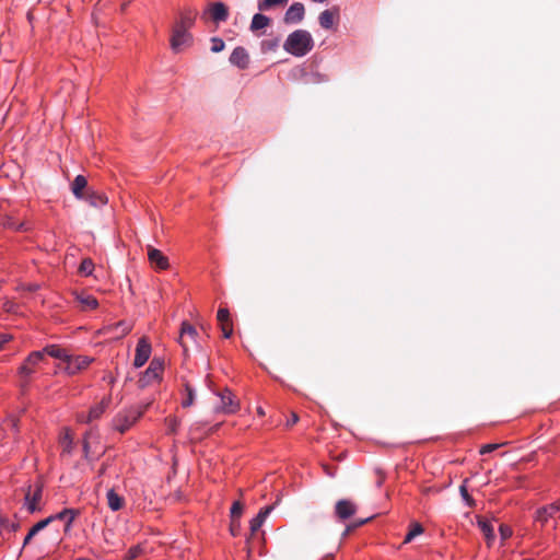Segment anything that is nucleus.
<instances>
[{
    "label": "nucleus",
    "instance_id": "f257e3e1",
    "mask_svg": "<svg viewBox=\"0 0 560 560\" xmlns=\"http://www.w3.org/2000/svg\"><path fill=\"white\" fill-rule=\"evenodd\" d=\"M314 48V39L306 30H295L290 33L283 43V49L294 56L304 57Z\"/></svg>",
    "mask_w": 560,
    "mask_h": 560
},
{
    "label": "nucleus",
    "instance_id": "f03ea898",
    "mask_svg": "<svg viewBox=\"0 0 560 560\" xmlns=\"http://www.w3.org/2000/svg\"><path fill=\"white\" fill-rule=\"evenodd\" d=\"M142 416V411L138 408H130L118 412L113 419V427L116 431L125 433L136 421Z\"/></svg>",
    "mask_w": 560,
    "mask_h": 560
},
{
    "label": "nucleus",
    "instance_id": "7ed1b4c3",
    "mask_svg": "<svg viewBox=\"0 0 560 560\" xmlns=\"http://www.w3.org/2000/svg\"><path fill=\"white\" fill-rule=\"evenodd\" d=\"M44 361L45 360L42 352L38 350L32 351L18 369V375L23 380L25 384H28L32 376L36 372V368Z\"/></svg>",
    "mask_w": 560,
    "mask_h": 560
},
{
    "label": "nucleus",
    "instance_id": "20e7f679",
    "mask_svg": "<svg viewBox=\"0 0 560 560\" xmlns=\"http://www.w3.org/2000/svg\"><path fill=\"white\" fill-rule=\"evenodd\" d=\"M217 395L220 399V404L215 407L218 412L232 415L238 411L240 402L229 388L219 392Z\"/></svg>",
    "mask_w": 560,
    "mask_h": 560
},
{
    "label": "nucleus",
    "instance_id": "39448f33",
    "mask_svg": "<svg viewBox=\"0 0 560 560\" xmlns=\"http://www.w3.org/2000/svg\"><path fill=\"white\" fill-rule=\"evenodd\" d=\"M43 495V485L35 483L34 486H28L27 491L24 497V506L28 513L33 514L35 512L40 511V501Z\"/></svg>",
    "mask_w": 560,
    "mask_h": 560
},
{
    "label": "nucleus",
    "instance_id": "423d86ee",
    "mask_svg": "<svg viewBox=\"0 0 560 560\" xmlns=\"http://www.w3.org/2000/svg\"><path fill=\"white\" fill-rule=\"evenodd\" d=\"M560 516V500L537 509L534 520L545 526L550 520H557Z\"/></svg>",
    "mask_w": 560,
    "mask_h": 560
},
{
    "label": "nucleus",
    "instance_id": "0eeeda50",
    "mask_svg": "<svg viewBox=\"0 0 560 560\" xmlns=\"http://www.w3.org/2000/svg\"><path fill=\"white\" fill-rule=\"evenodd\" d=\"M93 358L88 355H71L66 360L65 372L69 375H74L82 370H85L92 362Z\"/></svg>",
    "mask_w": 560,
    "mask_h": 560
},
{
    "label": "nucleus",
    "instance_id": "6e6552de",
    "mask_svg": "<svg viewBox=\"0 0 560 560\" xmlns=\"http://www.w3.org/2000/svg\"><path fill=\"white\" fill-rule=\"evenodd\" d=\"M151 352L152 348L148 339L145 337L140 338L136 347L133 366L136 369L143 366L148 362Z\"/></svg>",
    "mask_w": 560,
    "mask_h": 560
},
{
    "label": "nucleus",
    "instance_id": "1a4fd4ad",
    "mask_svg": "<svg viewBox=\"0 0 560 560\" xmlns=\"http://www.w3.org/2000/svg\"><path fill=\"white\" fill-rule=\"evenodd\" d=\"M192 43V36L189 31L177 30L173 27L171 37V47L175 52H179L184 47Z\"/></svg>",
    "mask_w": 560,
    "mask_h": 560
},
{
    "label": "nucleus",
    "instance_id": "9d476101",
    "mask_svg": "<svg viewBox=\"0 0 560 560\" xmlns=\"http://www.w3.org/2000/svg\"><path fill=\"white\" fill-rule=\"evenodd\" d=\"M163 361L154 358L147 370L144 371L142 377L140 378V382H142L144 385H148L154 381H158L161 378L162 372H163Z\"/></svg>",
    "mask_w": 560,
    "mask_h": 560
},
{
    "label": "nucleus",
    "instance_id": "9b49d317",
    "mask_svg": "<svg viewBox=\"0 0 560 560\" xmlns=\"http://www.w3.org/2000/svg\"><path fill=\"white\" fill-rule=\"evenodd\" d=\"M197 336H198V332H197L196 328L190 323H188V322L182 323L178 342L185 353L189 349L188 341L190 340L192 343H196Z\"/></svg>",
    "mask_w": 560,
    "mask_h": 560
},
{
    "label": "nucleus",
    "instance_id": "f8f14e48",
    "mask_svg": "<svg viewBox=\"0 0 560 560\" xmlns=\"http://www.w3.org/2000/svg\"><path fill=\"white\" fill-rule=\"evenodd\" d=\"M132 329L130 323L126 320H119L115 324L105 326L101 331L105 335H110L114 339H121L127 336Z\"/></svg>",
    "mask_w": 560,
    "mask_h": 560
},
{
    "label": "nucleus",
    "instance_id": "ddd939ff",
    "mask_svg": "<svg viewBox=\"0 0 560 560\" xmlns=\"http://www.w3.org/2000/svg\"><path fill=\"white\" fill-rule=\"evenodd\" d=\"M357 512V505L347 499L337 501L335 505V515L340 522H345Z\"/></svg>",
    "mask_w": 560,
    "mask_h": 560
},
{
    "label": "nucleus",
    "instance_id": "4468645a",
    "mask_svg": "<svg viewBox=\"0 0 560 560\" xmlns=\"http://www.w3.org/2000/svg\"><path fill=\"white\" fill-rule=\"evenodd\" d=\"M305 16V8L301 2H293L285 11L283 22L285 24H299Z\"/></svg>",
    "mask_w": 560,
    "mask_h": 560
},
{
    "label": "nucleus",
    "instance_id": "2eb2a0df",
    "mask_svg": "<svg viewBox=\"0 0 560 560\" xmlns=\"http://www.w3.org/2000/svg\"><path fill=\"white\" fill-rule=\"evenodd\" d=\"M109 402H110V397L103 398L98 404H96L95 406L90 408L89 413L86 416L80 415L78 417V420L80 422L89 423L93 420L98 419L105 412V410L108 408Z\"/></svg>",
    "mask_w": 560,
    "mask_h": 560
},
{
    "label": "nucleus",
    "instance_id": "dca6fc26",
    "mask_svg": "<svg viewBox=\"0 0 560 560\" xmlns=\"http://www.w3.org/2000/svg\"><path fill=\"white\" fill-rule=\"evenodd\" d=\"M78 514H79V512L74 509H63L62 511H60L56 514H52V515L46 517L45 520H50V523H52L55 521H63L65 522V532H68L71 528L72 523Z\"/></svg>",
    "mask_w": 560,
    "mask_h": 560
},
{
    "label": "nucleus",
    "instance_id": "f3484780",
    "mask_svg": "<svg viewBox=\"0 0 560 560\" xmlns=\"http://www.w3.org/2000/svg\"><path fill=\"white\" fill-rule=\"evenodd\" d=\"M230 62L238 69H246L249 65L247 50L242 46L235 47L230 56Z\"/></svg>",
    "mask_w": 560,
    "mask_h": 560
},
{
    "label": "nucleus",
    "instance_id": "a211bd4d",
    "mask_svg": "<svg viewBox=\"0 0 560 560\" xmlns=\"http://www.w3.org/2000/svg\"><path fill=\"white\" fill-rule=\"evenodd\" d=\"M148 258L150 264L159 270H165L168 268L167 257L161 250L154 247H148Z\"/></svg>",
    "mask_w": 560,
    "mask_h": 560
},
{
    "label": "nucleus",
    "instance_id": "6ab92c4d",
    "mask_svg": "<svg viewBox=\"0 0 560 560\" xmlns=\"http://www.w3.org/2000/svg\"><path fill=\"white\" fill-rule=\"evenodd\" d=\"M38 351L42 352L44 359L46 355L59 359L62 362H66V360L69 359V352L65 348H61L59 345H47Z\"/></svg>",
    "mask_w": 560,
    "mask_h": 560
},
{
    "label": "nucleus",
    "instance_id": "aec40b11",
    "mask_svg": "<svg viewBox=\"0 0 560 560\" xmlns=\"http://www.w3.org/2000/svg\"><path fill=\"white\" fill-rule=\"evenodd\" d=\"M196 20V12L192 10H186L180 13L179 20L174 24V28L189 31L192 27Z\"/></svg>",
    "mask_w": 560,
    "mask_h": 560
},
{
    "label": "nucleus",
    "instance_id": "412c9836",
    "mask_svg": "<svg viewBox=\"0 0 560 560\" xmlns=\"http://www.w3.org/2000/svg\"><path fill=\"white\" fill-rule=\"evenodd\" d=\"M74 295L75 300L81 304L82 311H91L97 308L98 301L94 295L88 294L85 292H75Z\"/></svg>",
    "mask_w": 560,
    "mask_h": 560
},
{
    "label": "nucleus",
    "instance_id": "4be33fe9",
    "mask_svg": "<svg viewBox=\"0 0 560 560\" xmlns=\"http://www.w3.org/2000/svg\"><path fill=\"white\" fill-rule=\"evenodd\" d=\"M210 15L217 23L225 22L229 18L228 7L223 2H214L210 8Z\"/></svg>",
    "mask_w": 560,
    "mask_h": 560
},
{
    "label": "nucleus",
    "instance_id": "5701e85b",
    "mask_svg": "<svg viewBox=\"0 0 560 560\" xmlns=\"http://www.w3.org/2000/svg\"><path fill=\"white\" fill-rule=\"evenodd\" d=\"M82 200H85L92 207H103L108 201L107 197L103 192L92 189L86 190Z\"/></svg>",
    "mask_w": 560,
    "mask_h": 560
},
{
    "label": "nucleus",
    "instance_id": "b1692460",
    "mask_svg": "<svg viewBox=\"0 0 560 560\" xmlns=\"http://www.w3.org/2000/svg\"><path fill=\"white\" fill-rule=\"evenodd\" d=\"M182 401L180 405L183 408H188L194 405L196 398L195 388L185 381L183 384V389L180 390Z\"/></svg>",
    "mask_w": 560,
    "mask_h": 560
},
{
    "label": "nucleus",
    "instance_id": "393cba45",
    "mask_svg": "<svg viewBox=\"0 0 560 560\" xmlns=\"http://www.w3.org/2000/svg\"><path fill=\"white\" fill-rule=\"evenodd\" d=\"M477 525L483 534L488 545H491L495 538L492 522L485 517H478Z\"/></svg>",
    "mask_w": 560,
    "mask_h": 560
},
{
    "label": "nucleus",
    "instance_id": "a878e982",
    "mask_svg": "<svg viewBox=\"0 0 560 560\" xmlns=\"http://www.w3.org/2000/svg\"><path fill=\"white\" fill-rule=\"evenodd\" d=\"M88 188V179L83 175H77L71 184L72 194L77 199H83Z\"/></svg>",
    "mask_w": 560,
    "mask_h": 560
},
{
    "label": "nucleus",
    "instance_id": "bb28decb",
    "mask_svg": "<svg viewBox=\"0 0 560 560\" xmlns=\"http://www.w3.org/2000/svg\"><path fill=\"white\" fill-rule=\"evenodd\" d=\"M301 79L304 84H319L328 81V77L318 71H304L302 70Z\"/></svg>",
    "mask_w": 560,
    "mask_h": 560
},
{
    "label": "nucleus",
    "instance_id": "cd10ccee",
    "mask_svg": "<svg viewBox=\"0 0 560 560\" xmlns=\"http://www.w3.org/2000/svg\"><path fill=\"white\" fill-rule=\"evenodd\" d=\"M108 508L113 512H117L124 508L125 499L119 495L114 489H109L106 493Z\"/></svg>",
    "mask_w": 560,
    "mask_h": 560
},
{
    "label": "nucleus",
    "instance_id": "c85d7f7f",
    "mask_svg": "<svg viewBox=\"0 0 560 560\" xmlns=\"http://www.w3.org/2000/svg\"><path fill=\"white\" fill-rule=\"evenodd\" d=\"M271 510H272V506H266V508L261 509L259 511V513L254 518L250 520L249 527H250L252 533H255L256 530H258L261 527V525L264 524L266 517L269 515Z\"/></svg>",
    "mask_w": 560,
    "mask_h": 560
},
{
    "label": "nucleus",
    "instance_id": "c756f323",
    "mask_svg": "<svg viewBox=\"0 0 560 560\" xmlns=\"http://www.w3.org/2000/svg\"><path fill=\"white\" fill-rule=\"evenodd\" d=\"M50 524V520H40L39 522H37L35 525L32 526V528L30 529V532L27 533V535L25 536L24 540H23V546L22 548H24L25 546H27L32 538L38 534L40 530H43L44 528H46L48 525Z\"/></svg>",
    "mask_w": 560,
    "mask_h": 560
},
{
    "label": "nucleus",
    "instance_id": "7c9ffc66",
    "mask_svg": "<svg viewBox=\"0 0 560 560\" xmlns=\"http://www.w3.org/2000/svg\"><path fill=\"white\" fill-rule=\"evenodd\" d=\"M270 23V19L262 13L254 14L250 22V31H259L267 27Z\"/></svg>",
    "mask_w": 560,
    "mask_h": 560
},
{
    "label": "nucleus",
    "instance_id": "2f4dec72",
    "mask_svg": "<svg viewBox=\"0 0 560 560\" xmlns=\"http://www.w3.org/2000/svg\"><path fill=\"white\" fill-rule=\"evenodd\" d=\"M319 25L325 30H331L335 24V14L330 10L323 11L318 16Z\"/></svg>",
    "mask_w": 560,
    "mask_h": 560
},
{
    "label": "nucleus",
    "instance_id": "473e14b6",
    "mask_svg": "<svg viewBox=\"0 0 560 560\" xmlns=\"http://www.w3.org/2000/svg\"><path fill=\"white\" fill-rule=\"evenodd\" d=\"M424 532V528L423 526L418 523V522H412L410 524V529L409 532L407 533V535L405 536V539H404V544H409L417 536L423 534Z\"/></svg>",
    "mask_w": 560,
    "mask_h": 560
},
{
    "label": "nucleus",
    "instance_id": "72a5a7b5",
    "mask_svg": "<svg viewBox=\"0 0 560 560\" xmlns=\"http://www.w3.org/2000/svg\"><path fill=\"white\" fill-rule=\"evenodd\" d=\"M231 534L232 535H235L234 533V523L241 517L242 513H243V505L240 501H235L233 502L232 506H231Z\"/></svg>",
    "mask_w": 560,
    "mask_h": 560
},
{
    "label": "nucleus",
    "instance_id": "f704fd0d",
    "mask_svg": "<svg viewBox=\"0 0 560 560\" xmlns=\"http://www.w3.org/2000/svg\"><path fill=\"white\" fill-rule=\"evenodd\" d=\"M60 443L62 446V453L71 454L73 448V438L69 429H65V432L60 438Z\"/></svg>",
    "mask_w": 560,
    "mask_h": 560
},
{
    "label": "nucleus",
    "instance_id": "c9c22d12",
    "mask_svg": "<svg viewBox=\"0 0 560 560\" xmlns=\"http://www.w3.org/2000/svg\"><path fill=\"white\" fill-rule=\"evenodd\" d=\"M289 0H259L257 8L260 12L268 11L275 7H281L288 3Z\"/></svg>",
    "mask_w": 560,
    "mask_h": 560
},
{
    "label": "nucleus",
    "instance_id": "e433bc0d",
    "mask_svg": "<svg viewBox=\"0 0 560 560\" xmlns=\"http://www.w3.org/2000/svg\"><path fill=\"white\" fill-rule=\"evenodd\" d=\"M467 482L468 480L465 479L463 483L459 486V493L465 504L469 508H474L476 505V501L468 492Z\"/></svg>",
    "mask_w": 560,
    "mask_h": 560
},
{
    "label": "nucleus",
    "instance_id": "4c0bfd02",
    "mask_svg": "<svg viewBox=\"0 0 560 560\" xmlns=\"http://www.w3.org/2000/svg\"><path fill=\"white\" fill-rule=\"evenodd\" d=\"M165 425L167 434H176L180 425V420L175 416H170L165 418Z\"/></svg>",
    "mask_w": 560,
    "mask_h": 560
},
{
    "label": "nucleus",
    "instance_id": "58836bf2",
    "mask_svg": "<svg viewBox=\"0 0 560 560\" xmlns=\"http://www.w3.org/2000/svg\"><path fill=\"white\" fill-rule=\"evenodd\" d=\"M94 270V262L91 258H84L82 259L80 266H79V272L82 276L89 277L93 273Z\"/></svg>",
    "mask_w": 560,
    "mask_h": 560
},
{
    "label": "nucleus",
    "instance_id": "ea45409f",
    "mask_svg": "<svg viewBox=\"0 0 560 560\" xmlns=\"http://www.w3.org/2000/svg\"><path fill=\"white\" fill-rule=\"evenodd\" d=\"M0 525H1V528L5 529L8 532H11V533H14L20 528L19 522L10 521L7 517L0 518Z\"/></svg>",
    "mask_w": 560,
    "mask_h": 560
},
{
    "label": "nucleus",
    "instance_id": "a19ab883",
    "mask_svg": "<svg viewBox=\"0 0 560 560\" xmlns=\"http://www.w3.org/2000/svg\"><path fill=\"white\" fill-rule=\"evenodd\" d=\"M142 553V547L140 545L132 546L128 549L124 557V560H135Z\"/></svg>",
    "mask_w": 560,
    "mask_h": 560
},
{
    "label": "nucleus",
    "instance_id": "79ce46f5",
    "mask_svg": "<svg viewBox=\"0 0 560 560\" xmlns=\"http://www.w3.org/2000/svg\"><path fill=\"white\" fill-rule=\"evenodd\" d=\"M217 319L220 323V325L230 324V312L228 308H219L217 314Z\"/></svg>",
    "mask_w": 560,
    "mask_h": 560
},
{
    "label": "nucleus",
    "instance_id": "37998d69",
    "mask_svg": "<svg viewBox=\"0 0 560 560\" xmlns=\"http://www.w3.org/2000/svg\"><path fill=\"white\" fill-rule=\"evenodd\" d=\"M211 51L212 52H220L224 49V42L223 39L219 38V37H213L211 38Z\"/></svg>",
    "mask_w": 560,
    "mask_h": 560
},
{
    "label": "nucleus",
    "instance_id": "c03bdc74",
    "mask_svg": "<svg viewBox=\"0 0 560 560\" xmlns=\"http://www.w3.org/2000/svg\"><path fill=\"white\" fill-rule=\"evenodd\" d=\"M499 533L503 541L509 539L513 534L512 528L505 524H500Z\"/></svg>",
    "mask_w": 560,
    "mask_h": 560
},
{
    "label": "nucleus",
    "instance_id": "a18cd8bd",
    "mask_svg": "<svg viewBox=\"0 0 560 560\" xmlns=\"http://www.w3.org/2000/svg\"><path fill=\"white\" fill-rule=\"evenodd\" d=\"M370 520H371L370 517H368V518H363V520H358L357 522H354V523H352V524L348 525V526L346 527V530H345V533H343V536H347V535L349 534V532H351V530H353V529H355V528H358V527H360V526L364 525V524H365V523H368Z\"/></svg>",
    "mask_w": 560,
    "mask_h": 560
},
{
    "label": "nucleus",
    "instance_id": "49530a36",
    "mask_svg": "<svg viewBox=\"0 0 560 560\" xmlns=\"http://www.w3.org/2000/svg\"><path fill=\"white\" fill-rule=\"evenodd\" d=\"M500 446H501V444H494V443L493 444L492 443L491 444H485L480 448V454L481 455L489 454V453L495 451L497 448H499Z\"/></svg>",
    "mask_w": 560,
    "mask_h": 560
},
{
    "label": "nucleus",
    "instance_id": "de8ad7c7",
    "mask_svg": "<svg viewBox=\"0 0 560 560\" xmlns=\"http://www.w3.org/2000/svg\"><path fill=\"white\" fill-rule=\"evenodd\" d=\"M221 329H222V332H223V337L224 338H230L233 334V328H232V324H224V325H221Z\"/></svg>",
    "mask_w": 560,
    "mask_h": 560
},
{
    "label": "nucleus",
    "instance_id": "09e8293b",
    "mask_svg": "<svg viewBox=\"0 0 560 560\" xmlns=\"http://www.w3.org/2000/svg\"><path fill=\"white\" fill-rule=\"evenodd\" d=\"M13 339L10 334H0V350L3 349L4 345Z\"/></svg>",
    "mask_w": 560,
    "mask_h": 560
},
{
    "label": "nucleus",
    "instance_id": "8fccbe9b",
    "mask_svg": "<svg viewBox=\"0 0 560 560\" xmlns=\"http://www.w3.org/2000/svg\"><path fill=\"white\" fill-rule=\"evenodd\" d=\"M299 421V416L295 412L291 413V417L287 421V427H292Z\"/></svg>",
    "mask_w": 560,
    "mask_h": 560
},
{
    "label": "nucleus",
    "instance_id": "3c124183",
    "mask_svg": "<svg viewBox=\"0 0 560 560\" xmlns=\"http://www.w3.org/2000/svg\"><path fill=\"white\" fill-rule=\"evenodd\" d=\"M83 452H84V457L88 458L89 457V453H90V445H89V442H88V435H84V439H83Z\"/></svg>",
    "mask_w": 560,
    "mask_h": 560
},
{
    "label": "nucleus",
    "instance_id": "603ef678",
    "mask_svg": "<svg viewBox=\"0 0 560 560\" xmlns=\"http://www.w3.org/2000/svg\"><path fill=\"white\" fill-rule=\"evenodd\" d=\"M107 467H108V464L107 463H103L97 471V478H101L102 476L105 475L106 470H107Z\"/></svg>",
    "mask_w": 560,
    "mask_h": 560
},
{
    "label": "nucleus",
    "instance_id": "864d4df0",
    "mask_svg": "<svg viewBox=\"0 0 560 560\" xmlns=\"http://www.w3.org/2000/svg\"><path fill=\"white\" fill-rule=\"evenodd\" d=\"M377 474H378V479L376 481V487L377 488H381L384 483V480H385V476L382 471L377 470Z\"/></svg>",
    "mask_w": 560,
    "mask_h": 560
},
{
    "label": "nucleus",
    "instance_id": "5fc2aeb1",
    "mask_svg": "<svg viewBox=\"0 0 560 560\" xmlns=\"http://www.w3.org/2000/svg\"><path fill=\"white\" fill-rule=\"evenodd\" d=\"M238 527H240V523H238V520H237V521L234 523V533H235V535H234V536H236V535H237V529H238Z\"/></svg>",
    "mask_w": 560,
    "mask_h": 560
},
{
    "label": "nucleus",
    "instance_id": "6e6d98bb",
    "mask_svg": "<svg viewBox=\"0 0 560 560\" xmlns=\"http://www.w3.org/2000/svg\"><path fill=\"white\" fill-rule=\"evenodd\" d=\"M37 289H38V285H36V284H33V285H30V287H28V290H30V291H35V290H37Z\"/></svg>",
    "mask_w": 560,
    "mask_h": 560
},
{
    "label": "nucleus",
    "instance_id": "4d7b16f0",
    "mask_svg": "<svg viewBox=\"0 0 560 560\" xmlns=\"http://www.w3.org/2000/svg\"><path fill=\"white\" fill-rule=\"evenodd\" d=\"M325 469H326V474H327V475H329L330 477H334V472H331V470H328V468H327V467H325Z\"/></svg>",
    "mask_w": 560,
    "mask_h": 560
},
{
    "label": "nucleus",
    "instance_id": "13d9d810",
    "mask_svg": "<svg viewBox=\"0 0 560 560\" xmlns=\"http://www.w3.org/2000/svg\"><path fill=\"white\" fill-rule=\"evenodd\" d=\"M257 411H258V415H260V416H264V415H265V412H264L262 408H258V410H257Z\"/></svg>",
    "mask_w": 560,
    "mask_h": 560
},
{
    "label": "nucleus",
    "instance_id": "bf43d9fd",
    "mask_svg": "<svg viewBox=\"0 0 560 560\" xmlns=\"http://www.w3.org/2000/svg\"><path fill=\"white\" fill-rule=\"evenodd\" d=\"M523 560H534V559H532V558H525V559H523Z\"/></svg>",
    "mask_w": 560,
    "mask_h": 560
}]
</instances>
